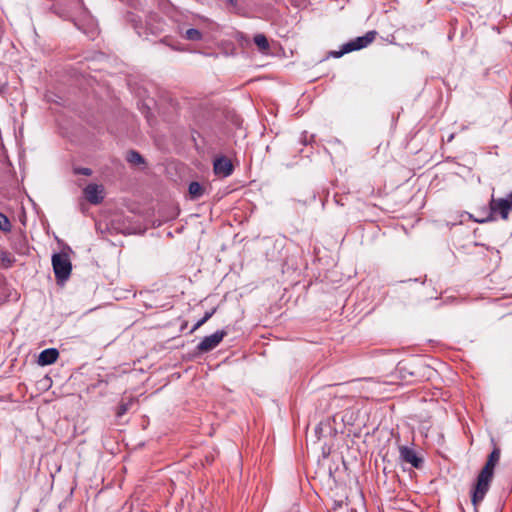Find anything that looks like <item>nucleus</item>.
Listing matches in <instances>:
<instances>
[{
	"mask_svg": "<svg viewBox=\"0 0 512 512\" xmlns=\"http://www.w3.org/2000/svg\"><path fill=\"white\" fill-rule=\"evenodd\" d=\"M132 402H121L117 408L116 415L117 417H122L130 408Z\"/></svg>",
	"mask_w": 512,
	"mask_h": 512,
	"instance_id": "18",
	"label": "nucleus"
},
{
	"mask_svg": "<svg viewBox=\"0 0 512 512\" xmlns=\"http://www.w3.org/2000/svg\"><path fill=\"white\" fill-rule=\"evenodd\" d=\"M214 173L221 177H228L233 172V164L227 157H219L214 161Z\"/></svg>",
	"mask_w": 512,
	"mask_h": 512,
	"instance_id": "8",
	"label": "nucleus"
},
{
	"mask_svg": "<svg viewBox=\"0 0 512 512\" xmlns=\"http://www.w3.org/2000/svg\"><path fill=\"white\" fill-rule=\"evenodd\" d=\"M315 435L318 440H321L322 438L331 437L334 433V430L332 428L331 422L329 419L321 421L316 427H315Z\"/></svg>",
	"mask_w": 512,
	"mask_h": 512,
	"instance_id": "10",
	"label": "nucleus"
},
{
	"mask_svg": "<svg viewBox=\"0 0 512 512\" xmlns=\"http://www.w3.org/2000/svg\"><path fill=\"white\" fill-rule=\"evenodd\" d=\"M230 4H234V0H227Z\"/></svg>",
	"mask_w": 512,
	"mask_h": 512,
	"instance_id": "20",
	"label": "nucleus"
},
{
	"mask_svg": "<svg viewBox=\"0 0 512 512\" xmlns=\"http://www.w3.org/2000/svg\"><path fill=\"white\" fill-rule=\"evenodd\" d=\"M376 32L369 31L364 36L357 37L356 39L349 41L346 43L342 50L335 54L336 57H340L345 53H349L355 50H359L367 47L370 43H372L375 39Z\"/></svg>",
	"mask_w": 512,
	"mask_h": 512,
	"instance_id": "4",
	"label": "nucleus"
},
{
	"mask_svg": "<svg viewBox=\"0 0 512 512\" xmlns=\"http://www.w3.org/2000/svg\"><path fill=\"white\" fill-rule=\"evenodd\" d=\"M500 459V449L494 448L489 454L486 464L481 469L472 493V503L476 506L481 502L490 488L494 468Z\"/></svg>",
	"mask_w": 512,
	"mask_h": 512,
	"instance_id": "1",
	"label": "nucleus"
},
{
	"mask_svg": "<svg viewBox=\"0 0 512 512\" xmlns=\"http://www.w3.org/2000/svg\"><path fill=\"white\" fill-rule=\"evenodd\" d=\"M12 229V225L10 220L6 215L0 212V230L2 232L8 233Z\"/></svg>",
	"mask_w": 512,
	"mask_h": 512,
	"instance_id": "15",
	"label": "nucleus"
},
{
	"mask_svg": "<svg viewBox=\"0 0 512 512\" xmlns=\"http://www.w3.org/2000/svg\"><path fill=\"white\" fill-rule=\"evenodd\" d=\"M254 43L257 45L261 52H265L269 49L268 40L263 34H256L254 36Z\"/></svg>",
	"mask_w": 512,
	"mask_h": 512,
	"instance_id": "12",
	"label": "nucleus"
},
{
	"mask_svg": "<svg viewBox=\"0 0 512 512\" xmlns=\"http://www.w3.org/2000/svg\"><path fill=\"white\" fill-rule=\"evenodd\" d=\"M188 191H189L190 198L193 200H197V199L201 198L204 194L203 186L199 182H196V181H193L189 184Z\"/></svg>",
	"mask_w": 512,
	"mask_h": 512,
	"instance_id": "11",
	"label": "nucleus"
},
{
	"mask_svg": "<svg viewBox=\"0 0 512 512\" xmlns=\"http://www.w3.org/2000/svg\"><path fill=\"white\" fill-rule=\"evenodd\" d=\"M127 160L128 162L136 165L144 163V158L137 151L134 150L128 152Z\"/></svg>",
	"mask_w": 512,
	"mask_h": 512,
	"instance_id": "14",
	"label": "nucleus"
},
{
	"mask_svg": "<svg viewBox=\"0 0 512 512\" xmlns=\"http://www.w3.org/2000/svg\"><path fill=\"white\" fill-rule=\"evenodd\" d=\"M73 171L75 174H80V175H85V176H90L92 174V170L90 168H86V167H77V168H74Z\"/></svg>",
	"mask_w": 512,
	"mask_h": 512,
	"instance_id": "19",
	"label": "nucleus"
},
{
	"mask_svg": "<svg viewBox=\"0 0 512 512\" xmlns=\"http://www.w3.org/2000/svg\"><path fill=\"white\" fill-rule=\"evenodd\" d=\"M215 313V309H212L211 311H207L205 313V315L203 316V318H201L199 321H197L195 323V325L193 326L191 332H194L196 331L198 328H200L204 323H206L211 317L212 315Z\"/></svg>",
	"mask_w": 512,
	"mask_h": 512,
	"instance_id": "16",
	"label": "nucleus"
},
{
	"mask_svg": "<svg viewBox=\"0 0 512 512\" xmlns=\"http://www.w3.org/2000/svg\"><path fill=\"white\" fill-rule=\"evenodd\" d=\"M490 210L492 214H498L504 220L508 219L509 212L512 210V191L502 198L492 197L490 201Z\"/></svg>",
	"mask_w": 512,
	"mask_h": 512,
	"instance_id": "3",
	"label": "nucleus"
},
{
	"mask_svg": "<svg viewBox=\"0 0 512 512\" xmlns=\"http://www.w3.org/2000/svg\"><path fill=\"white\" fill-rule=\"evenodd\" d=\"M83 192L87 201L94 205L101 203L104 198L103 187L101 185L89 184L85 187Z\"/></svg>",
	"mask_w": 512,
	"mask_h": 512,
	"instance_id": "7",
	"label": "nucleus"
},
{
	"mask_svg": "<svg viewBox=\"0 0 512 512\" xmlns=\"http://www.w3.org/2000/svg\"><path fill=\"white\" fill-rule=\"evenodd\" d=\"M59 352L56 348H47L43 350L38 357V364L41 366L51 365L57 361Z\"/></svg>",
	"mask_w": 512,
	"mask_h": 512,
	"instance_id": "9",
	"label": "nucleus"
},
{
	"mask_svg": "<svg viewBox=\"0 0 512 512\" xmlns=\"http://www.w3.org/2000/svg\"><path fill=\"white\" fill-rule=\"evenodd\" d=\"M400 459L410 464L414 468H421L423 465V459L417 455L414 449L409 448L407 446L399 447Z\"/></svg>",
	"mask_w": 512,
	"mask_h": 512,
	"instance_id": "6",
	"label": "nucleus"
},
{
	"mask_svg": "<svg viewBox=\"0 0 512 512\" xmlns=\"http://www.w3.org/2000/svg\"><path fill=\"white\" fill-rule=\"evenodd\" d=\"M202 37H203L202 33L198 29H195V28L187 29L184 34V38L187 40H190V41H200V40H202Z\"/></svg>",
	"mask_w": 512,
	"mask_h": 512,
	"instance_id": "13",
	"label": "nucleus"
},
{
	"mask_svg": "<svg viewBox=\"0 0 512 512\" xmlns=\"http://www.w3.org/2000/svg\"><path fill=\"white\" fill-rule=\"evenodd\" d=\"M226 334V331L219 330L213 333L212 335L204 337L202 341L197 345L198 351L201 353H205L213 350L220 344V342L223 340Z\"/></svg>",
	"mask_w": 512,
	"mask_h": 512,
	"instance_id": "5",
	"label": "nucleus"
},
{
	"mask_svg": "<svg viewBox=\"0 0 512 512\" xmlns=\"http://www.w3.org/2000/svg\"><path fill=\"white\" fill-rule=\"evenodd\" d=\"M52 266L57 282H65L71 275L72 264L65 253H56L52 256Z\"/></svg>",
	"mask_w": 512,
	"mask_h": 512,
	"instance_id": "2",
	"label": "nucleus"
},
{
	"mask_svg": "<svg viewBox=\"0 0 512 512\" xmlns=\"http://www.w3.org/2000/svg\"><path fill=\"white\" fill-rule=\"evenodd\" d=\"M365 386L363 389H366L367 391H375L376 387L379 385V382L373 378H365L364 379Z\"/></svg>",
	"mask_w": 512,
	"mask_h": 512,
	"instance_id": "17",
	"label": "nucleus"
}]
</instances>
